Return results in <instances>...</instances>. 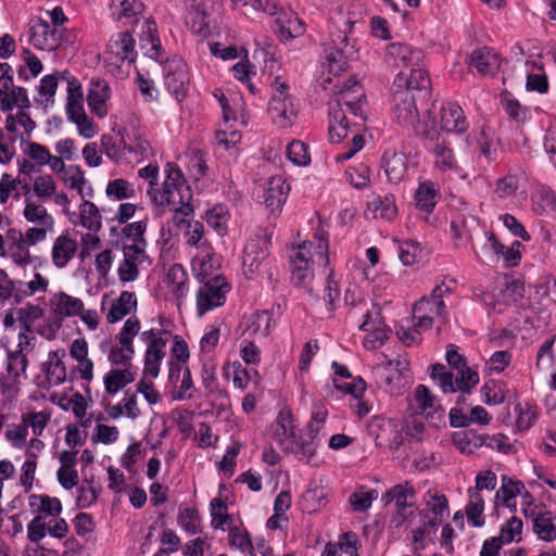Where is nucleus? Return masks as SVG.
Returning <instances> with one entry per match:
<instances>
[{
    "label": "nucleus",
    "instance_id": "b1692460",
    "mask_svg": "<svg viewBox=\"0 0 556 556\" xmlns=\"http://www.w3.org/2000/svg\"><path fill=\"white\" fill-rule=\"evenodd\" d=\"M406 71H400L395 76L394 87L395 89H407L410 93L417 96L422 91H427L430 87V78L428 73L418 66H412Z\"/></svg>",
    "mask_w": 556,
    "mask_h": 556
},
{
    "label": "nucleus",
    "instance_id": "bb28decb",
    "mask_svg": "<svg viewBox=\"0 0 556 556\" xmlns=\"http://www.w3.org/2000/svg\"><path fill=\"white\" fill-rule=\"evenodd\" d=\"M470 68H475L480 75H495L501 66V58L496 51L488 47L475 49L468 60Z\"/></svg>",
    "mask_w": 556,
    "mask_h": 556
},
{
    "label": "nucleus",
    "instance_id": "c03bdc74",
    "mask_svg": "<svg viewBox=\"0 0 556 556\" xmlns=\"http://www.w3.org/2000/svg\"><path fill=\"white\" fill-rule=\"evenodd\" d=\"M167 286L177 301H181L188 292V275L184 267L174 264L167 271Z\"/></svg>",
    "mask_w": 556,
    "mask_h": 556
},
{
    "label": "nucleus",
    "instance_id": "9b49d317",
    "mask_svg": "<svg viewBox=\"0 0 556 556\" xmlns=\"http://www.w3.org/2000/svg\"><path fill=\"white\" fill-rule=\"evenodd\" d=\"M62 41V34L55 26H51L40 17L29 22V42L38 50L53 51Z\"/></svg>",
    "mask_w": 556,
    "mask_h": 556
},
{
    "label": "nucleus",
    "instance_id": "412c9836",
    "mask_svg": "<svg viewBox=\"0 0 556 556\" xmlns=\"http://www.w3.org/2000/svg\"><path fill=\"white\" fill-rule=\"evenodd\" d=\"M273 440L283 450H294L295 426L290 409H282L271 425Z\"/></svg>",
    "mask_w": 556,
    "mask_h": 556
},
{
    "label": "nucleus",
    "instance_id": "20e7f679",
    "mask_svg": "<svg viewBox=\"0 0 556 556\" xmlns=\"http://www.w3.org/2000/svg\"><path fill=\"white\" fill-rule=\"evenodd\" d=\"M172 332L163 328H150L141 331L139 341L144 348L142 375L157 378L167 355V344Z\"/></svg>",
    "mask_w": 556,
    "mask_h": 556
},
{
    "label": "nucleus",
    "instance_id": "c756f323",
    "mask_svg": "<svg viewBox=\"0 0 556 556\" xmlns=\"http://www.w3.org/2000/svg\"><path fill=\"white\" fill-rule=\"evenodd\" d=\"M243 333L253 339L266 338L276 325V320L268 311L255 312L247 316L243 321Z\"/></svg>",
    "mask_w": 556,
    "mask_h": 556
},
{
    "label": "nucleus",
    "instance_id": "e2e57ef3",
    "mask_svg": "<svg viewBox=\"0 0 556 556\" xmlns=\"http://www.w3.org/2000/svg\"><path fill=\"white\" fill-rule=\"evenodd\" d=\"M210 510L212 517L211 525L214 529H224L226 525L231 522V517L227 514V505L222 498H213L210 504Z\"/></svg>",
    "mask_w": 556,
    "mask_h": 556
},
{
    "label": "nucleus",
    "instance_id": "f704fd0d",
    "mask_svg": "<svg viewBox=\"0 0 556 556\" xmlns=\"http://www.w3.org/2000/svg\"><path fill=\"white\" fill-rule=\"evenodd\" d=\"M4 128L12 136L24 142L25 137H29L36 128V123L24 110H20L15 114L9 113L7 115Z\"/></svg>",
    "mask_w": 556,
    "mask_h": 556
},
{
    "label": "nucleus",
    "instance_id": "f03ea898",
    "mask_svg": "<svg viewBox=\"0 0 556 556\" xmlns=\"http://www.w3.org/2000/svg\"><path fill=\"white\" fill-rule=\"evenodd\" d=\"M315 241H303L289 251L291 281L295 287L307 289L314 279V266H327L328 239L324 231L315 233Z\"/></svg>",
    "mask_w": 556,
    "mask_h": 556
},
{
    "label": "nucleus",
    "instance_id": "393cba45",
    "mask_svg": "<svg viewBox=\"0 0 556 556\" xmlns=\"http://www.w3.org/2000/svg\"><path fill=\"white\" fill-rule=\"evenodd\" d=\"M387 60L390 65L406 71L412 66H418L421 60V51L413 49L403 42H392L387 49Z\"/></svg>",
    "mask_w": 556,
    "mask_h": 556
},
{
    "label": "nucleus",
    "instance_id": "ea45409f",
    "mask_svg": "<svg viewBox=\"0 0 556 556\" xmlns=\"http://www.w3.org/2000/svg\"><path fill=\"white\" fill-rule=\"evenodd\" d=\"M182 214L176 215L174 212V222L177 226L186 225L185 239L187 244L191 247L207 249V240L204 239V225L194 219H186Z\"/></svg>",
    "mask_w": 556,
    "mask_h": 556
},
{
    "label": "nucleus",
    "instance_id": "de8ad7c7",
    "mask_svg": "<svg viewBox=\"0 0 556 556\" xmlns=\"http://www.w3.org/2000/svg\"><path fill=\"white\" fill-rule=\"evenodd\" d=\"M134 380L135 374L128 368L111 369L103 378L105 391L111 395L116 394Z\"/></svg>",
    "mask_w": 556,
    "mask_h": 556
},
{
    "label": "nucleus",
    "instance_id": "6e6d98bb",
    "mask_svg": "<svg viewBox=\"0 0 556 556\" xmlns=\"http://www.w3.org/2000/svg\"><path fill=\"white\" fill-rule=\"evenodd\" d=\"M51 419V414L47 410L29 412L22 414L21 421L25 425L26 429H31L35 437H41Z\"/></svg>",
    "mask_w": 556,
    "mask_h": 556
},
{
    "label": "nucleus",
    "instance_id": "69168bd1",
    "mask_svg": "<svg viewBox=\"0 0 556 556\" xmlns=\"http://www.w3.org/2000/svg\"><path fill=\"white\" fill-rule=\"evenodd\" d=\"M522 521L517 517H511L502 525L500 535L497 536L503 544H509L521 540Z\"/></svg>",
    "mask_w": 556,
    "mask_h": 556
},
{
    "label": "nucleus",
    "instance_id": "7c9ffc66",
    "mask_svg": "<svg viewBox=\"0 0 556 556\" xmlns=\"http://www.w3.org/2000/svg\"><path fill=\"white\" fill-rule=\"evenodd\" d=\"M525 490V484L519 480H514L510 477L503 476L502 477V484L500 489L495 492L494 496V505H503L511 513H515L516 502L515 498L517 495H520L522 491Z\"/></svg>",
    "mask_w": 556,
    "mask_h": 556
},
{
    "label": "nucleus",
    "instance_id": "79ce46f5",
    "mask_svg": "<svg viewBox=\"0 0 556 556\" xmlns=\"http://www.w3.org/2000/svg\"><path fill=\"white\" fill-rule=\"evenodd\" d=\"M106 414L112 419H118L122 416H126L129 419H137L141 415V410L137 404V396L135 393L125 392L123 400L113 405H108L105 409Z\"/></svg>",
    "mask_w": 556,
    "mask_h": 556
},
{
    "label": "nucleus",
    "instance_id": "13d9d810",
    "mask_svg": "<svg viewBox=\"0 0 556 556\" xmlns=\"http://www.w3.org/2000/svg\"><path fill=\"white\" fill-rule=\"evenodd\" d=\"M106 195L116 201L131 199L136 195L135 187L131 182L123 178H116L108 182Z\"/></svg>",
    "mask_w": 556,
    "mask_h": 556
},
{
    "label": "nucleus",
    "instance_id": "dca6fc26",
    "mask_svg": "<svg viewBox=\"0 0 556 556\" xmlns=\"http://www.w3.org/2000/svg\"><path fill=\"white\" fill-rule=\"evenodd\" d=\"M424 508L419 510V516L429 518L430 525H441L450 515V505L447 497L438 489H429L422 495Z\"/></svg>",
    "mask_w": 556,
    "mask_h": 556
},
{
    "label": "nucleus",
    "instance_id": "680f3d73",
    "mask_svg": "<svg viewBox=\"0 0 556 556\" xmlns=\"http://www.w3.org/2000/svg\"><path fill=\"white\" fill-rule=\"evenodd\" d=\"M28 366V358L26 355L21 354V352L15 351H7V371L13 378H20L21 376H26V370Z\"/></svg>",
    "mask_w": 556,
    "mask_h": 556
},
{
    "label": "nucleus",
    "instance_id": "338daca9",
    "mask_svg": "<svg viewBox=\"0 0 556 556\" xmlns=\"http://www.w3.org/2000/svg\"><path fill=\"white\" fill-rule=\"evenodd\" d=\"M178 522L190 534H197L201 531L200 516L194 508H182L178 515Z\"/></svg>",
    "mask_w": 556,
    "mask_h": 556
},
{
    "label": "nucleus",
    "instance_id": "a211bd4d",
    "mask_svg": "<svg viewBox=\"0 0 556 556\" xmlns=\"http://www.w3.org/2000/svg\"><path fill=\"white\" fill-rule=\"evenodd\" d=\"M359 329L367 332L364 339V346L367 350H375L381 346L390 333V329L381 320V314L378 308H372L365 314V319Z\"/></svg>",
    "mask_w": 556,
    "mask_h": 556
},
{
    "label": "nucleus",
    "instance_id": "cd10ccee",
    "mask_svg": "<svg viewBox=\"0 0 556 556\" xmlns=\"http://www.w3.org/2000/svg\"><path fill=\"white\" fill-rule=\"evenodd\" d=\"M51 314L60 317L63 321L65 318L76 317L83 311L84 302L79 298L60 291L54 293L50 300Z\"/></svg>",
    "mask_w": 556,
    "mask_h": 556
},
{
    "label": "nucleus",
    "instance_id": "bf43d9fd",
    "mask_svg": "<svg viewBox=\"0 0 556 556\" xmlns=\"http://www.w3.org/2000/svg\"><path fill=\"white\" fill-rule=\"evenodd\" d=\"M519 188V176L508 172L507 175L496 180L494 193L501 200L513 198Z\"/></svg>",
    "mask_w": 556,
    "mask_h": 556
},
{
    "label": "nucleus",
    "instance_id": "8fccbe9b",
    "mask_svg": "<svg viewBox=\"0 0 556 556\" xmlns=\"http://www.w3.org/2000/svg\"><path fill=\"white\" fill-rule=\"evenodd\" d=\"M58 185L54 178L49 174H42L35 177L30 187V192L35 199L48 201L56 194Z\"/></svg>",
    "mask_w": 556,
    "mask_h": 556
},
{
    "label": "nucleus",
    "instance_id": "2f4dec72",
    "mask_svg": "<svg viewBox=\"0 0 556 556\" xmlns=\"http://www.w3.org/2000/svg\"><path fill=\"white\" fill-rule=\"evenodd\" d=\"M289 189L281 176H274L268 179L263 198L266 207L271 213L279 210L286 202Z\"/></svg>",
    "mask_w": 556,
    "mask_h": 556
},
{
    "label": "nucleus",
    "instance_id": "5fc2aeb1",
    "mask_svg": "<svg viewBox=\"0 0 556 556\" xmlns=\"http://www.w3.org/2000/svg\"><path fill=\"white\" fill-rule=\"evenodd\" d=\"M419 526L413 528L410 530V540L414 543V552L422 551L427 547L428 541L432 532H435L439 525H430L428 521H431L429 518L420 517Z\"/></svg>",
    "mask_w": 556,
    "mask_h": 556
},
{
    "label": "nucleus",
    "instance_id": "a19ab883",
    "mask_svg": "<svg viewBox=\"0 0 556 556\" xmlns=\"http://www.w3.org/2000/svg\"><path fill=\"white\" fill-rule=\"evenodd\" d=\"M30 106L27 91L23 87H14L10 89H0V110L2 112H11L14 108L25 110Z\"/></svg>",
    "mask_w": 556,
    "mask_h": 556
},
{
    "label": "nucleus",
    "instance_id": "c9c22d12",
    "mask_svg": "<svg viewBox=\"0 0 556 556\" xmlns=\"http://www.w3.org/2000/svg\"><path fill=\"white\" fill-rule=\"evenodd\" d=\"M138 300L134 292L123 291L119 296L111 303L106 313V320L115 324L137 309Z\"/></svg>",
    "mask_w": 556,
    "mask_h": 556
},
{
    "label": "nucleus",
    "instance_id": "a878e982",
    "mask_svg": "<svg viewBox=\"0 0 556 556\" xmlns=\"http://www.w3.org/2000/svg\"><path fill=\"white\" fill-rule=\"evenodd\" d=\"M441 198L440 187L432 180H419L414 192L415 207L428 217Z\"/></svg>",
    "mask_w": 556,
    "mask_h": 556
},
{
    "label": "nucleus",
    "instance_id": "e433bc0d",
    "mask_svg": "<svg viewBox=\"0 0 556 556\" xmlns=\"http://www.w3.org/2000/svg\"><path fill=\"white\" fill-rule=\"evenodd\" d=\"M268 256V242L263 238H252L244 248L243 266L250 273L257 270L261 263Z\"/></svg>",
    "mask_w": 556,
    "mask_h": 556
},
{
    "label": "nucleus",
    "instance_id": "aec40b11",
    "mask_svg": "<svg viewBox=\"0 0 556 556\" xmlns=\"http://www.w3.org/2000/svg\"><path fill=\"white\" fill-rule=\"evenodd\" d=\"M439 123L442 130L451 134H463L469 128L462 106L454 101H446L441 105Z\"/></svg>",
    "mask_w": 556,
    "mask_h": 556
},
{
    "label": "nucleus",
    "instance_id": "49530a36",
    "mask_svg": "<svg viewBox=\"0 0 556 556\" xmlns=\"http://www.w3.org/2000/svg\"><path fill=\"white\" fill-rule=\"evenodd\" d=\"M210 248L203 249L201 254H197L191 261V267L194 276L199 280H204L214 274L218 266L216 257L210 252Z\"/></svg>",
    "mask_w": 556,
    "mask_h": 556
},
{
    "label": "nucleus",
    "instance_id": "7ed1b4c3",
    "mask_svg": "<svg viewBox=\"0 0 556 556\" xmlns=\"http://www.w3.org/2000/svg\"><path fill=\"white\" fill-rule=\"evenodd\" d=\"M143 3L140 0H112L110 12L113 20L124 21L125 24H131L136 28L140 27V46L144 54L153 60L161 56V42L156 35V24L150 18H142Z\"/></svg>",
    "mask_w": 556,
    "mask_h": 556
},
{
    "label": "nucleus",
    "instance_id": "4c0bfd02",
    "mask_svg": "<svg viewBox=\"0 0 556 556\" xmlns=\"http://www.w3.org/2000/svg\"><path fill=\"white\" fill-rule=\"evenodd\" d=\"M65 355L64 350L52 351L48 355V361L43 364L47 379L51 386H61L66 380L67 372L63 362Z\"/></svg>",
    "mask_w": 556,
    "mask_h": 556
},
{
    "label": "nucleus",
    "instance_id": "603ef678",
    "mask_svg": "<svg viewBox=\"0 0 556 556\" xmlns=\"http://www.w3.org/2000/svg\"><path fill=\"white\" fill-rule=\"evenodd\" d=\"M484 249L493 253L494 256H503L507 266H516L521 258L518 249L515 250L514 247H505L504 244L497 241L493 233L488 235V242L485 243Z\"/></svg>",
    "mask_w": 556,
    "mask_h": 556
},
{
    "label": "nucleus",
    "instance_id": "09e8293b",
    "mask_svg": "<svg viewBox=\"0 0 556 556\" xmlns=\"http://www.w3.org/2000/svg\"><path fill=\"white\" fill-rule=\"evenodd\" d=\"M484 498L477 490H468V503L465 507V513L468 521L473 527H482L484 525L483 518Z\"/></svg>",
    "mask_w": 556,
    "mask_h": 556
},
{
    "label": "nucleus",
    "instance_id": "4468645a",
    "mask_svg": "<svg viewBox=\"0 0 556 556\" xmlns=\"http://www.w3.org/2000/svg\"><path fill=\"white\" fill-rule=\"evenodd\" d=\"M121 143L123 144L125 159H127L128 162L140 163L152 155L150 142L147 140L144 134L135 125H130L129 128L125 129V135H123Z\"/></svg>",
    "mask_w": 556,
    "mask_h": 556
},
{
    "label": "nucleus",
    "instance_id": "c85d7f7f",
    "mask_svg": "<svg viewBox=\"0 0 556 556\" xmlns=\"http://www.w3.org/2000/svg\"><path fill=\"white\" fill-rule=\"evenodd\" d=\"M365 215L374 219H394L397 215L395 197L391 193L384 195L372 194L367 202Z\"/></svg>",
    "mask_w": 556,
    "mask_h": 556
},
{
    "label": "nucleus",
    "instance_id": "5701e85b",
    "mask_svg": "<svg viewBox=\"0 0 556 556\" xmlns=\"http://www.w3.org/2000/svg\"><path fill=\"white\" fill-rule=\"evenodd\" d=\"M5 238L7 248L3 257L10 258L16 266H28L31 263V255L22 231L9 228L5 232Z\"/></svg>",
    "mask_w": 556,
    "mask_h": 556
},
{
    "label": "nucleus",
    "instance_id": "39448f33",
    "mask_svg": "<svg viewBox=\"0 0 556 556\" xmlns=\"http://www.w3.org/2000/svg\"><path fill=\"white\" fill-rule=\"evenodd\" d=\"M135 46L136 41L128 31H119L113 35L103 52L108 71L113 75L125 74L124 67L128 70L136 60Z\"/></svg>",
    "mask_w": 556,
    "mask_h": 556
},
{
    "label": "nucleus",
    "instance_id": "9d476101",
    "mask_svg": "<svg viewBox=\"0 0 556 556\" xmlns=\"http://www.w3.org/2000/svg\"><path fill=\"white\" fill-rule=\"evenodd\" d=\"M417 98L407 89H395L393 92V114L396 122L404 128L419 130L420 119Z\"/></svg>",
    "mask_w": 556,
    "mask_h": 556
},
{
    "label": "nucleus",
    "instance_id": "4be33fe9",
    "mask_svg": "<svg viewBox=\"0 0 556 556\" xmlns=\"http://www.w3.org/2000/svg\"><path fill=\"white\" fill-rule=\"evenodd\" d=\"M22 188L24 191L23 217L26 219V222L45 227L48 225H54L55 222L53 216L48 213L43 205L46 201L35 199L30 192V186L27 182H25Z\"/></svg>",
    "mask_w": 556,
    "mask_h": 556
},
{
    "label": "nucleus",
    "instance_id": "6ab92c4d",
    "mask_svg": "<svg viewBox=\"0 0 556 556\" xmlns=\"http://www.w3.org/2000/svg\"><path fill=\"white\" fill-rule=\"evenodd\" d=\"M78 252L77 232L65 230L58 236L51 248V261L56 268H64Z\"/></svg>",
    "mask_w": 556,
    "mask_h": 556
},
{
    "label": "nucleus",
    "instance_id": "f3484780",
    "mask_svg": "<svg viewBox=\"0 0 556 556\" xmlns=\"http://www.w3.org/2000/svg\"><path fill=\"white\" fill-rule=\"evenodd\" d=\"M123 260L117 267V277L122 285L132 282L139 277V266L148 260V254L138 245L123 247Z\"/></svg>",
    "mask_w": 556,
    "mask_h": 556
},
{
    "label": "nucleus",
    "instance_id": "1a4fd4ad",
    "mask_svg": "<svg viewBox=\"0 0 556 556\" xmlns=\"http://www.w3.org/2000/svg\"><path fill=\"white\" fill-rule=\"evenodd\" d=\"M230 286L224 277L216 275L204 282L197 291V313L203 316L207 312L222 306Z\"/></svg>",
    "mask_w": 556,
    "mask_h": 556
},
{
    "label": "nucleus",
    "instance_id": "f257e3e1",
    "mask_svg": "<svg viewBox=\"0 0 556 556\" xmlns=\"http://www.w3.org/2000/svg\"><path fill=\"white\" fill-rule=\"evenodd\" d=\"M139 176L149 181L147 193L154 205L169 206L176 215H193L192 192L179 168L167 165L166 178L161 190L156 188L159 176L156 165L149 164L139 169Z\"/></svg>",
    "mask_w": 556,
    "mask_h": 556
},
{
    "label": "nucleus",
    "instance_id": "2eb2a0df",
    "mask_svg": "<svg viewBox=\"0 0 556 556\" xmlns=\"http://www.w3.org/2000/svg\"><path fill=\"white\" fill-rule=\"evenodd\" d=\"M369 432L375 437L376 444L388 448H397L402 443L399 425L381 416H375L369 425Z\"/></svg>",
    "mask_w": 556,
    "mask_h": 556
},
{
    "label": "nucleus",
    "instance_id": "423d86ee",
    "mask_svg": "<svg viewBox=\"0 0 556 556\" xmlns=\"http://www.w3.org/2000/svg\"><path fill=\"white\" fill-rule=\"evenodd\" d=\"M409 370V362L399 355L387 359L372 368V375L379 389L390 394H399L404 387V379Z\"/></svg>",
    "mask_w": 556,
    "mask_h": 556
},
{
    "label": "nucleus",
    "instance_id": "6e6552de",
    "mask_svg": "<svg viewBox=\"0 0 556 556\" xmlns=\"http://www.w3.org/2000/svg\"><path fill=\"white\" fill-rule=\"evenodd\" d=\"M355 58L356 51L349 41L346 30L331 34L330 42L326 49V61L329 72L339 75L348 68L349 61Z\"/></svg>",
    "mask_w": 556,
    "mask_h": 556
},
{
    "label": "nucleus",
    "instance_id": "4d7b16f0",
    "mask_svg": "<svg viewBox=\"0 0 556 556\" xmlns=\"http://www.w3.org/2000/svg\"><path fill=\"white\" fill-rule=\"evenodd\" d=\"M205 220L218 236H225L227 233L229 213L223 205H216L208 210L205 214Z\"/></svg>",
    "mask_w": 556,
    "mask_h": 556
},
{
    "label": "nucleus",
    "instance_id": "052dcab7",
    "mask_svg": "<svg viewBox=\"0 0 556 556\" xmlns=\"http://www.w3.org/2000/svg\"><path fill=\"white\" fill-rule=\"evenodd\" d=\"M431 368V379L440 387L443 393H454L457 391L454 375L444 365L434 364Z\"/></svg>",
    "mask_w": 556,
    "mask_h": 556
},
{
    "label": "nucleus",
    "instance_id": "0e129e2a",
    "mask_svg": "<svg viewBox=\"0 0 556 556\" xmlns=\"http://www.w3.org/2000/svg\"><path fill=\"white\" fill-rule=\"evenodd\" d=\"M414 313L426 314L428 316L446 318V306L444 301L435 302L430 300L428 296L421 298L414 305Z\"/></svg>",
    "mask_w": 556,
    "mask_h": 556
},
{
    "label": "nucleus",
    "instance_id": "f8f14e48",
    "mask_svg": "<svg viewBox=\"0 0 556 556\" xmlns=\"http://www.w3.org/2000/svg\"><path fill=\"white\" fill-rule=\"evenodd\" d=\"M164 84L167 90L180 100L186 96L189 86V75L186 62L174 56L164 65Z\"/></svg>",
    "mask_w": 556,
    "mask_h": 556
},
{
    "label": "nucleus",
    "instance_id": "37998d69",
    "mask_svg": "<svg viewBox=\"0 0 556 556\" xmlns=\"http://www.w3.org/2000/svg\"><path fill=\"white\" fill-rule=\"evenodd\" d=\"M72 223L90 231H98L102 225L98 207L87 200L79 205V214L76 219H72Z\"/></svg>",
    "mask_w": 556,
    "mask_h": 556
},
{
    "label": "nucleus",
    "instance_id": "ddd939ff",
    "mask_svg": "<svg viewBox=\"0 0 556 556\" xmlns=\"http://www.w3.org/2000/svg\"><path fill=\"white\" fill-rule=\"evenodd\" d=\"M416 489L409 481L397 483L387 490L381 497L386 504L393 503L396 513L412 517L415 510Z\"/></svg>",
    "mask_w": 556,
    "mask_h": 556
},
{
    "label": "nucleus",
    "instance_id": "58836bf2",
    "mask_svg": "<svg viewBox=\"0 0 556 556\" xmlns=\"http://www.w3.org/2000/svg\"><path fill=\"white\" fill-rule=\"evenodd\" d=\"M346 113L340 105H330L329 109V137L331 142L339 143L352 132Z\"/></svg>",
    "mask_w": 556,
    "mask_h": 556
},
{
    "label": "nucleus",
    "instance_id": "0eeeda50",
    "mask_svg": "<svg viewBox=\"0 0 556 556\" xmlns=\"http://www.w3.org/2000/svg\"><path fill=\"white\" fill-rule=\"evenodd\" d=\"M273 94L268 105V113L273 122L279 127H288L296 118V108L288 94L289 86L276 77L271 84Z\"/></svg>",
    "mask_w": 556,
    "mask_h": 556
},
{
    "label": "nucleus",
    "instance_id": "3c124183",
    "mask_svg": "<svg viewBox=\"0 0 556 556\" xmlns=\"http://www.w3.org/2000/svg\"><path fill=\"white\" fill-rule=\"evenodd\" d=\"M147 230V220H138L126 225L123 228V247L132 248L138 245L142 251L147 249V241L143 237Z\"/></svg>",
    "mask_w": 556,
    "mask_h": 556
},
{
    "label": "nucleus",
    "instance_id": "72a5a7b5",
    "mask_svg": "<svg viewBox=\"0 0 556 556\" xmlns=\"http://www.w3.org/2000/svg\"><path fill=\"white\" fill-rule=\"evenodd\" d=\"M275 16V24L282 40L295 38L304 34V24L294 12H286L278 9V13Z\"/></svg>",
    "mask_w": 556,
    "mask_h": 556
},
{
    "label": "nucleus",
    "instance_id": "a18cd8bd",
    "mask_svg": "<svg viewBox=\"0 0 556 556\" xmlns=\"http://www.w3.org/2000/svg\"><path fill=\"white\" fill-rule=\"evenodd\" d=\"M110 97V88L104 81H94L87 94L89 108L99 116L106 114V100Z\"/></svg>",
    "mask_w": 556,
    "mask_h": 556
},
{
    "label": "nucleus",
    "instance_id": "774afa93",
    "mask_svg": "<svg viewBox=\"0 0 556 556\" xmlns=\"http://www.w3.org/2000/svg\"><path fill=\"white\" fill-rule=\"evenodd\" d=\"M28 430L26 429L23 421H21V424L8 425L4 431L5 440L11 444L12 447L18 450L25 445Z\"/></svg>",
    "mask_w": 556,
    "mask_h": 556
},
{
    "label": "nucleus",
    "instance_id": "864d4df0",
    "mask_svg": "<svg viewBox=\"0 0 556 556\" xmlns=\"http://www.w3.org/2000/svg\"><path fill=\"white\" fill-rule=\"evenodd\" d=\"M433 164L441 172H457L458 164L453 150L442 143H437L433 148Z\"/></svg>",
    "mask_w": 556,
    "mask_h": 556
},
{
    "label": "nucleus",
    "instance_id": "473e14b6",
    "mask_svg": "<svg viewBox=\"0 0 556 556\" xmlns=\"http://www.w3.org/2000/svg\"><path fill=\"white\" fill-rule=\"evenodd\" d=\"M382 167L391 182H400L407 175V157L402 152L387 150L382 156Z\"/></svg>",
    "mask_w": 556,
    "mask_h": 556
}]
</instances>
